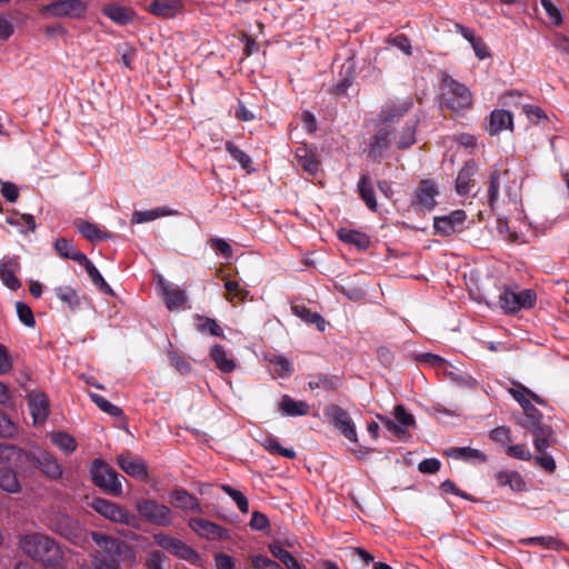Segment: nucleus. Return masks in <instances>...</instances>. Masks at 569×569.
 Returning <instances> with one entry per match:
<instances>
[{"label": "nucleus", "instance_id": "obj_1", "mask_svg": "<svg viewBox=\"0 0 569 569\" xmlns=\"http://www.w3.org/2000/svg\"><path fill=\"white\" fill-rule=\"evenodd\" d=\"M19 547L29 558L48 568H59L64 553L61 546L50 536L33 532L20 539Z\"/></svg>", "mask_w": 569, "mask_h": 569}, {"label": "nucleus", "instance_id": "obj_2", "mask_svg": "<svg viewBox=\"0 0 569 569\" xmlns=\"http://www.w3.org/2000/svg\"><path fill=\"white\" fill-rule=\"evenodd\" d=\"M488 201L491 209L500 204L517 206L520 198V184L510 170H495L490 174L488 184Z\"/></svg>", "mask_w": 569, "mask_h": 569}, {"label": "nucleus", "instance_id": "obj_3", "mask_svg": "<svg viewBox=\"0 0 569 569\" xmlns=\"http://www.w3.org/2000/svg\"><path fill=\"white\" fill-rule=\"evenodd\" d=\"M418 120H411L397 137L396 130L379 121L378 130L369 143V156L381 158L393 141L399 149H406L416 142L415 133Z\"/></svg>", "mask_w": 569, "mask_h": 569}, {"label": "nucleus", "instance_id": "obj_4", "mask_svg": "<svg viewBox=\"0 0 569 569\" xmlns=\"http://www.w3.org/2000/svg\"><path fill=\"white\" fill-rule=\"evenodd\" d=\"M441 83V106L456 112L471 107L472 96L465 84L456 81L449 74L442 76Z\"/></svg>", "mask_w": 569, "mask_h": 569}, {"label": "nucleus", "instance_id": "obj_5", "mask_svg": "<svg viewBox=\"0 0 569 569\" xmlns=\"http://www.w3.org/2000/svg\"><path fill=\"white\" fill-rule=\"evenodd\" d=\"M90 476L93 483L104 492L112 496H120L122 493L120 476L103 460L96 459L92 461Z\"/></svg>", "mask_w": 569, "mask_h": 569}, {"label": "nucleus", "instance_id": "obj_6", "mask_svg": "<svg viewBox=\"0 0 569 569\" xmlns=\"http://www.w3.org/2000/svg\"><path fill=\"white\" fill-rule=\"evenodd\" d=\"M136 509L143 520L152 525L168 527L173 522L171 509L153 499L138 500Z\"/></svg>", "mask_w": 569, "mask_h": 569}, {"label": "nucleus", "instance_id": "obj_7", "mask_svg": "<svg viewBox=\"0 0 569 569\" xmlns=\"http://www.w3.org/2000/svg\"><path fill=\"white\" fill-rule=\"evenodd\" d=\"M536 299V292L531 289H525L521 291L505 289L499 296V303L501 309L506 312L516 313L521 309L532 308Z\"/></svg>", "mask_w": 569, "mask_h": 569}, {"label": "nucleus", "instance_id": "obj_8", "mask_svg": "<svg viewBox=\"0 0 569 569\" xmlns=\"http://www.w3.org/2000/svg\"><path fill=\"white\" fill-rule=\"evenodd\" d=\"M154 541L159 547L192 565H197L200 560L199 555L190 546L186 545L178 538L164 533H158L154 535Z\"/></svg>", "mask_w": 569, "mask_h": 569}, {"label": "nucleus", "instance_id": "obj_9", "mask_svg": "<svg viewBox=\"0 0 569 569\" xmlns=\"http://www.w3.org/2000/svg\"><path fill=\"white\" fill-rule=\"evenodd\" d=\"M41 11L53 18L79 19L87 12V4L81 0H60L44 6Z\"/></svg>", "mask_w": 569, "mask_h": 569}, {"label": "nucleus", "instance_id": "obj_10", "mask_svg": "<svg viewBox=\"0 0 569 569\" xmlns=\"http://www.w3.org/2000/svg\"><path fill=\"white\" fill-rule=\"evenodd\" d=\"M91 507L102 517L117 523L131 525L134 516L121 506L103 498H94Z\"/></svg>", "mask_w": 569, "mask_h": 569}, {"label": "nucleus", "instance_id": "obj_11", "mask_svg": "<svg viewBox=\"0 0 569 569\" xmlns=\"http://www.w3.org/2000/svg\"><path fill=\"white\" fill-rule=\"evenodd\" d=\"M413 107L411 97L387 101L380 112L379 121L395 129V123Z\"/></svg>", "mask_w": 569, "mask_h": 569}, {"label": "nucleus", "instance_id": "obj_12", "mask_svg": "<svg viewBox=\"0 0 569 569\" xmlns=\"http://www.w3.org/2000/svg\"><path fill=\"white\" fill-rule=\"evenodd\" d=\"M29 466L39 469L47 478L57 480L62 475V467L57 459L47 451L31 452Z\"/></svg>", "mask_w": 569, "mask_h": 569}, {"label": "nucleus", "instance_id": "obj_13", "mask_svg": "<svg viewBox=\"0 0 569 569\" xmlns=\"http://www.w3.org/2000/svg\"><path fill=\"white\" fill-rule=\"evenodd\" d=\"M467 214L463 210H455L449 214L436 217L433 228L438 234L450 236L465 229Z\"/></svg>", "mask_w": 569, "mask_h": 569}, {"label": "nucleus", "instance_id": "obj_14", "mask_svg": "<svg viewBox=\"0 0 569 569\" xmlns=\"http://www.w3.org/2000/svg\"><path fill=\"white\" fill-rule=\"evenodd\" d=\"M31 452H26L17 446L2 443L0 445V462L1 468L23 469L29 466Z\"/></svg>", "mask_w": 569, "mask_h": 569}, {"label": "nucleus", "instance_id": "obj_15", "mask_svg": "<svg viewBox=\"0 0 569 569\" xmlns=\"http://www.w3.org/2000/svg\"><path fill=\"white\" fill-rule=\"evenodd\" d=\"M523 428L532 433L533 445L538 452L546 451L551 443L555 442L552 428L541 422V419H537L530 423H523Z\"/></svg>", "mask_w": 569, "mask_h": 569}, {"label": "nucleus", "instance_id": "obj_16", "mask_svg": "<svg viewBox=\"0 0 569 569\" xmlns=\"http://www.w3.org/2000/svg\"><path fill=\"white\" fill-rule=\"evenodd\" d=\"M510 393L512 395L513 399L518 401V403L525 411V417L519 419L518 421L521 427H523V423H530L537 419L542 418L538 409L526 397V393H529L538 403H540L541 401L538 398V396H536L525 387H521V389H510Z\"/></svg>", "mask_w": 569, "mask_h": 569}, {"label": "nucleus", "instance_id": "obj_17", "mask_svg": "<svg viewBox=\"0 0 569 569\" xmlns=\"http://www.w3.org/2000/svg\"><path fill=\"white\" fill-rule=\"evenodd\" d=\"M327 416L347 439L350 441H357L355 423L346 410L338 406H331L327 409Z\"/></svg>", "mask_w": 569, "mask_h": 569}, {"label": "nucleus", "instance_id": "obj_18", "mask_svg": "<svg viewBox=\"0 0 569 569\" xmlns=\"http://www.w3.org/2000/svg\"><path fill=\"white\" fill-rule=\"evenodd\" d=\"M158 287L163 297L166 307L170 311L178 310L186 305L187 295L184 290L180 289L178 286L171 284L163 278H160L158 281Z\"/></svg>", "mask_w": 569, "mask_h": 569}, {"label": "nucleus", "instance_id": "obj_19", "mask_svg": "<svg viewBox=\"0 0 569 569\" xmlns=\"http://www.w3.org/2000/svg\"><path fill=\"white\" fill-rule=\"evenodd\" d=\"M117 462L120 469L130 477L140 480H143L148 477L146 463L140 458L133 457L129 452L118 456Z\"/></svg>", "mask_w": 569, "mask_h": 569}, {"label": "nucleus", "instance_id": "obj_20", "mask_svg": "<svg viewBox=\"0 0 569 569\" xmlns=\"http://www.w3.org/2000/svg\"><path fill=\"white\" fill-rule=\"evenodd\" d=\"M28 405L33 423H42L49 415V399L41 391H32L28 395Z\"/></svg>", "mask_w": 569, "mask_h": 569}, {"label": "nucleus", "instance_id": "obj_21", "mask_svg": "<svg viewBox=\"0 0 569 569\" xmlns=\"http://www.w3.org/2000/svg\"><path fill=\"white\" fill-rule=\"evenodd\" d=\"M90 536L94 543L98 547L102 548L101 552L114 551L116 553H123V551L126 550L128 552V558H136L134 552L126 543L118 541L111 536L98 531H91Z\"/></svg>", "mask_w": 569, "mask_h": 569}, {"label": "nucleus", "instance_id": "obj_22", "mask_svg": "<svg viewBox=\"0 0 569 569\" xmlns=\"http://www.w3.org/2000/svg\"><path fill=\"white\" fill-rule=\"evenodd\" d=\"M183 9L182 0H152L149 12L162 19H172Z\"/></svg>", "mask_w": 569, "mask_h": 569}, {"label": "nucleus", "instance_id": "obj_23", "mask_svg": "<svg viewBox=\"0 0 569 569\" xmlns=\"http://www.w3.org/2000/svg\"><path fill=\"white\" fill-rule=\"evenodd\" d=\"M438 194V190L433 182L429 180H425L420 183V186L416 190V200L415 204L418 206L421 210H432L436 206V196Z\"/></svg>", "mask_w": 569, "mask_h": 569}, {"label": "nucleus", "instance_id": "obj_24", "mask_svg": "<svg viewBox=\"0 0 569 569\" xmlns=\"http://www.w3.org/2000/svg\"><path fill=\"white\" fill-rule=\"evenodd\" d=\"M122 553L94 551L90 555L91 569H122Z\"/></svg>", "mask_w": 569, "mask_h": 569}, {"label": "nucleus", "instance_id": "obj_25", "mask_svg": "<svg viewBox=\"0 0 569 569\" xmlns=\"http://www.w3.org/2000/svg\"><path fill=\"white\" fill-rule=\"evenodd\" d=\"M20 263L17 258H10L0 263V279L9 289L17 290L21 287L16 272L19 270Z\"/></svg>", "mask_w": 569, "mask_h": 569}, {"label": "nucleus", "instance_id": "obj_26", "mask_svg": "<svg viewBox=\"0 0 569 569\" xmlns=\"http://www.w3.org/2000/svg\"><path fill=\"white\" fill-rule=\"evenodd\" d=\"M169 501L174 508H179L184 511H201L197 498L183 489L170 492Z\"/></svg>", "mask_w": 569, "mask_h": 569}, {"label": "nucleus", "instance_id": "obj_27", "mask_svg": "<svg viewBox=\"0 0 569 569\" xmlns=\"http://www.w3.org/2000/svg\"><path fill=\"white\" fill-rule=\"evenodd\" d=\"M478 172V166L473 160H469L458 172L456 179V190L458 194L465 196L470 192V182Z\"/></svg>", "mask_w": 569, "mask_h": 569}, {"label": "nucleus", "instance_id": "obj_28", "mask_svg": "<svg viewBox=\"0 0 569 569\" xmlns=\"http://www.w3.org/2000/svg\"><path fill=\"white\" fill-rule=\"evenodd\" d=\"M295 163L310 174H315L319 168V161L307 146H300L296 149Z\"/></svg>", "mask_w": 569, "mask_h": 569}, {"label": "nucleus", "instance_id": "obj_29", "mask_svg": "<svg viewBox=\"0 0 569 569\" xmlns=\"http://www.w3.org/2000/svg\"><path fill=\"white\" fill-rule=\"evenodd\" d=\"M445 455L468 462H486L487 456L478 449L471 447H451L445 450Z\"/></svg>", "mask_w": 569, "mask_h": 569}, {"label": "nucleus", "instance_id": "obj_30", "mask_svg": "<svg viewBox=\"0 0 569 569\" xmlns=\"http://www.w3.org/2000/svg\"><path fill=\"white\" fill-rule=\"evenodd\" d=\"M104 16L111 19L113 22L126 26L133 20L134 12L133 10L122 7L119 4H108L102 9Z\"/></svg>", "mask_w": 569, "mask_h": 569}, {"label": "nucleus", "instance_id": "obj_31", "mask_svg": "<svg viewBox=\"0 0 569 569\" xmlns=\"http://www.w3.org/2000/svg\"><path fill=\"white\" fill-rule=\"evenodd\" d=\"M189 525L197 533L209 539L221 538L224 532L220 526L201 518L191 519Z\"/></svg>", "mask_w": 569, "mask_h": 569}, {"label": "nucleus", "instance_id": "obj_32", "mask_svg": "<svg viewBox=\"0 0 569 569\" xmlns=\"http://www.w3.org/2000/svg\"><path fill=\"white\" fill-rule=\"evenodd\" d=\"M210 358L216 367L222 372H232L236 369V361L220 345H214L210 350Z\"/></svg>", "mask_w": 569, "mask_h": 569}, {"label": "nucleus", "instance_id": "obj_33", "mask_svg": "<svg viewBox=\"0 0 569 569\" xmlns=\"http://www.w3.org/2000/svg\"><path fill=\"white\" fill-rule=\"evenodd\" d=\"M512 127V114L507 110H495L491 112L488 131L490 134H497L498 132L511 129Z\"/></svg>", "mask_w": 569, "mask_h": 569}, {"label": "nucleus", "instance_id": "obj_34", "mask_svg": "<svg viewBox=\"0 0 569 569\" xmlns=\"http://www.w3.org/2000/svg\"><path fill=\"white\" fill-rule=\"evenodd\" d=\"M53 248L60 257H62L64 259L73 260V261L78 262L79 264L82 262V259H80V258L87 257L84 253L77 250V248L72 241H70L66 238H58L54 241Z\"/></svg>", "mask_w": 569, "mask_h": 569}, {"label": "nucleus", "instance_id": "obj_35", "mask_svg": "<svg viewBox=\"0 0 569 569\" xmlns=\"http://www.w3.org/2000/svg\"><path fill=\"white\" fill-rule=\"evenodd\" d=\"M291 311L295 316H297L305 322L316 325V327L319 331H323L326 329L325 319L318 312H312L306 306H302V305L291 306Z\"/></svg>", "mask_w": 569, "mask_h": 569}, {"label": "nucleus", "instance_id": "obj_36", "mask_svg": "<svg viewBox=\"0 0 569 569\" xmlns=\"http://www.w3.org/2000/svg\"><path fill=\"white\" fill-rule=\"evenodd\" d=\"M280 410L287 416H306L309 413V405L301 400H295L289 396H283L280 402Z\"/></svg>", "mask_w": 569, "mask_h": 569}, {"label": "nucleus", "instance_id": "obj_37", "mask_svg": "<svg viewBox=\"0 0 569 569\" xmlns=\"http://www.w3.org/2000/svg\"><path fill=\"white\" fill-rule=\"evenodd\" d=\"M496 480L499 486H508L513 491H522L526 488V482L517 471H499L496 473Z\"/></svg>", "mask_w": 569, "mask_h": 569}, {"label": "nucleus", "instance_id": "obj_38", "mask_svg": "<svg viewBox=\"0 0 569 569\" xmlns=\"http://www.w3.org/2000/svg\"><path fill=\"white\" fill-rule=\"evenodd\" d=\"M76 227L78 231L90 241L97 242L109 238V234L106 231H102L97 224L89 221L77 220Z\"/></svg>", "mask_w": 569, "mask_h": 569}, {"label": "nucleus", "instance_id": "obj_39", "mask_svg": "<svg viewBox=\"0 0 569 569\" xmlns=\"http://www.w3.org/2000/svg\"><path fill=\"white\" fill-rule=\"evenodd\" d=\"M82 262L80 266L84 267L88 276L90 277L91 281L94 286H97L103 293L106 295H113V291L111 287L106 282L99 270L96 268V266L88 259L81 258Z\"/></svg>", "mask_w": 569, "mask_h": 569}, {"label": "nucleus", "instance_id": "obj_40", "mask_svg": "<svg viewBox=\"0 0 569 569\" xmlns=\"http://www.w3.org/2000/svg\"><path fill=\"white\" fill-rule=\"evenodd\" d=\"M0 488L10 493H18L22 487L13 469L0 468Z\"/></svg>", "mask_w": 569, "mask_h": 569}, {"label": "nucleus", "instance_id": "obj_41", "mask_svg": "<svg viewBox=\"0 0 569 569\" xmlns=\"http://www.w3.org/2000/svg\"><path fill=\"white\" fill-rule=\"evenodd\" d=\"M339 237L343 242L352 244L361 250L367 249L370 246V238L360 231L341 230L339 232Z\"/></svg>", "mask_w": 569, "mask_h": 569}, {"label": "nucleus", "instance_id": "obj_42", "mask_svg": "<svg viewBox=\"0 0 569 569\" xmlns=\"http://www.w3.org/2000/svg\"><path fill=\"white\" fill-rule=\"evenodd\" d=\"M54 293L70 310H77L80 307V297L72 287H57Z\"/></svg>", "mask_w": 569, "mask_h": 569}, {"label": "nucleus", "instance_id": "obj_43", "mask_svg": "<svg viewBox=\"0 0 569 569\" xmlns=\"http://www.w3.org/2000/svg\"><path fill=\"white\" fill-rule=\"evenodd\" d=\"M359 192L361 199L366 202L367 207L376 211L377 210V201L375 198V191L372 187L371 179L368 176H362L358 183Z\"/></svg>", "mask_w": 569, "mask_h": 569}, {"label": "nucleus", "instance_id": "obj_44", "mask_svg": "<svg viewBox=\"0 0 569 569\" xmlns=\"http://www.w3.org/2000/svg\"><path fill=\"white\" fill-rule=\"evenodd\" d=\"M176 212L164 207H159L156 209L144 211H134V213L132 214V221L136 223H143Z\"/></svg>", "mask_w": 569, "mask_h": 569}, {"label": "nucleus", "instance_id": "obj_45", "mask_svg": "<svg viewBox=\"0 0 569 569\" xmlns=\"http://www.w3.org/2000/svg\"><path fill=\"white\" fill-rule=\"evenodd\" d=\"M223 280L224 289L227 291L226 299L228 301H233L234 299L243 301L249 295V291L246 288L241 287L238 281L232 280L229 277H226Z\"/></svg>", "mask_w": 569, "mask_h": 569}, {"label": "nucleus", "instance_id": "obj_46", "mask_svg": "<svg viewBox=\"0 0 569 569\" xmlns=\"http://www.w3.org/2000/svg\"><path fill=\"white\" fill-rule=\"evenodd\" d=\"M52 443L60 450L71 453L77 449V442L72 436L67 432H54L51 435Z\"/></svg>", "mask_w": 569, "mask_h": 569}, {"label": "nucleus", "instance_id": "obj_47", "mask_svg": "<svg viewBox=\"0 0 569 569\" xmlns=\"http://www.w3.org/2000/svg\"><path fill=\"white\" fill-rule=\"evenodd\" d=\"M269 362L273 366V371L281 378L290 377L293 372L292 362L283 356H272Z\"/></svg>", "mask_w": 569, "mask_h": 569}, {"label": "nucleus", "instance_id": "obj_48", "mask_svg": "<svg viewBox=\"0 0 569 569\" xmlns=\"http://www.w3.org/2000/svg\"><path fill=\"white\" fill-rule=\"evenodd\" d=\"M227 152L241 166L242 169L250 171L251 170V158L242 150H240L232 141H227L226 144Z\"/></svg>", "mask_w": 569, "mask_h": 569}, {"label": "nucleus", "instance_id": "obj_49", "mask_svg": "<svg viewBox=\"0 0 569 569\" xmlns=\"http://www.w3.org/2000/svg\"><path fill=\"white\" fill-rule=\"evenodd\" d=\"M339 385L340 380L337 377H328L325 375L316 376L308 382V386L311 390H335L339 387Z\"/></svg>", "mask_w": 569, "mask_h": 569}, {"label": "nucleus", "instance_id": "obj_50", "mask_svg": "<svg viewBox=\"0 0 569 569\" xmlns=\"http://www.w3.org/2000/svg\"><path fill=\"white\" fill-rule=\"evenodd\" d=\"M6 221L11 226L19 227L21 232L34 231L37 228L33 216L28 213L7 217Z\"/></svg>", "mask_w": 569, "mask_h": 569}, {"label": "nucleus", "instance_id": "obj_51", "mask_svg": "<svg viewBox=\"0 0 569 569\" xmlns=\"http://www.w3.org/2000/svg\"><path fill=\"white\" fill-rule=\"evenodd\" d=\"M196 320L198 321V323H197L198 331L209 332L211 336H214V337L223 336L222 329L220 328V326L218 325V322L214 319L197 315Z\"/></svg>", "mask_w": 569, "mask_h": 569}, {"label": "nucleus", "instance_id": "obj_52", "mask_svg": "<svg viewBox=\"0 0 569 569\" xmlns=\"http://www.w3.org/2000/svg\"><path fill=\"white\" fill-rule=\"evenodd\" d=\"M89 397L92 400V402L96 403L97 407L99 409H101L103 412H106V413H108V415H110L112 417L121 416L122 410L119 407H117L113 403H111L110 401H108L102 396H100L98 393H94V392H90Z\"/></svg>", "mask_w": 569, "mask_h": 569}, {"label": "nucleus", "instance_id": "obj_53", "mask_svg": "<svg viewBox=\"0 0 569 569\" xmlns=\"http://www.w3.org/2000/svg\"><path fill=\"white\" fill-rule=\"evenodd\" d=\"M221 489L236 502L237 507L241 512L247 513L249 511L248 499L244 497L242 492L232 488L229 485H222Z\"/></svg>", "mask_w": 569, "mask_h": 569}, {"label": "nucleus", "instance_id": "obj_54", "mask_svg": "<svg viewBox=\"0 0 569 569\" xmlns=\"http://www.w3.org/2000/svg\"><path fill=\"white\" fill-rule=\"evenodd\" d=\"M519 543L523 546L539 545L546 549H555L558 546V540L550 536H538L522 538L519 540Z\"/></svg>", "mask_w": 569, "mask_h": 569}, {"label": "nucleus", "instance_id": "obj_55", "mask_svg": "<svg viewBox=\"0 0 569 569\" xmlns=\"http://www.w3.org/2000/svg\"><path fill=\"white\" fill-rule=\"evenodd\" d=\"M263 447L271 453H277L289 459L296 457V452L292 449L283 448L276 438L268 437L263 441Z\"/></svg>", "mask_w": 569, "mask_h": 569}, {"label": "nucleus", "instance_id": "obj_56", "mask_svg": "<svg viewBox=\"0 0 569 569\" xmlns=\"http://www.w3.org/2000/svg\"><path fill=\"white\" fill-rule=\"evenodd\" d=\"M378 419L382 422V425L393 435L396 436L397 438L403 440V439H407L408 437V431L403 428V426H401L400 423H398L397 421L388 418V417H383V416H380L378 415Z\"/></svg>", "mask_w": 569, "mask_h": 569}, {"label": "nucleus", "instance_id": "obj_57", "mask_svg": "<svg viewBox=\"0 0 569 569\" xmlns=\"http://www.w3.org/2000/svg\"><path fill=\"white\" fill-rule=\"evenodd\" d=\"M16 309H17V315H18L20 321L24 326H27L29 328H32L36 326V320H34L32 310L28 305L19 301L16 303Z\"/></svg>", "mask_w": 569, "mask_h": 569}, {"label": "nucleus", "instance_id": "obj_58", "mask_svg": "<svg viewBox=\"0 0 569 569\" xmlns=\"http://www.w3.org/2000/svg\"><path fill=\"white\" fill-rule=\"evenodd\" d=\"M507 455L509 457H512V458H516L519 460H523V461H529L532 458V455H531L529 448L525 443L508 446Z\"/></svg>", "mask_w": 569, "mask_h": 569}, {"label": "nucleus", "instance_id": "obj_59", "mask_svg": "<svg viewBox=\"0 0 569 569\" xmlns=\"http://www.w3.org/2000/svg\"><path fill=\"white\" fill-rule=\"evenodd\" d=\"M167 557L162 551L153 550L149 553L148 558L146 559V569H164L163 565Z\"/></svg>", "mask_w": 569, "mask_h": 569}, {"label": "nucleus", "instance_id": "obj_60", "mask_svg": "<svg viewBox=\"0 0 569 569\" xmlns=\"http://www.w3.org/2000/svg\"><path fill=\"white\" fill-rule=\"evenodd\" d=\"M489 437L498 443L506 445L511 441V430L506 426H500L491 430Z\"/></svg>", "mask_w": 569, "mask_h": 569}, {"label": "nucleus", "instance_id": "obj_61", "mask_svg": "<svg viewBox=\"0 0 569 569\" xmlns=\"http://www.w3.org/2000/svg\"><path fill=\"white\" fill-rule=\"evenodd\" d=\"M0 184H1V194L2 197L8 200L9 202H16L19 198V189L18 187L12 183V182H9V181H2L0 179Z\"/></svg>", "mask_w": 569, "mask_h": 569}, {"label": "nucleus", "instance_id": "obj_62", "mask_svg": "<svg viewBox=\"0 0 569 569\" xmlns=\"http://www.w3.org/2000/svg\"><path fill=\"white\" fill-rule=\"evenodd\" d=\"M395 418L398 423L403 426L407 430L408 427L415 425V418L412 415L408 413L402 405H398L395 408Z\"/></svg>", "mask_w": 569, "mask_h": 569}, {"label": "nucleus", "instance_id": "obj_63", "mask_svg": "<svg viewBox=\"0 0 569 569\" xmlns=\"http://www.w3.org/2000/svg\"><path fill=\"white\" fill-rule=\"evenodd\" d=\"M17 432L16 425L11 421V419L0 411V436L10 438L13 437Z\"/></svg>", "mask_w": 569, "mask_h": 569}, {"label": "nucleus", "instance_id": "obj_64", "mask_svg": "<svg viewBox=\"0 0 569 569\" xmlns=\"http://www.w3.org/2000/svg\"><path fill=\"white\" fill-rule=\"evenodd\" d=\"M252 565L254 569H282L278 562L262 555L254 556Z\"/></svg>", "mask_w": 569, "mask_h": 569}]
</instances>
